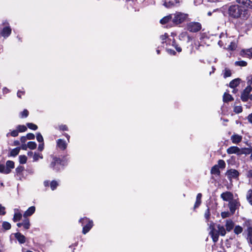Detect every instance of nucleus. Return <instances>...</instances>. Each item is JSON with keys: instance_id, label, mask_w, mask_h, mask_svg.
I'll list each match as a JSON object with an SVG mask.
<instances>
[{"instance_id": "1", "label": "nucleus", "mask_w": 252, "mask_h": 252, "mask_svg": "<svg viewBox=\"0 0 252 252\" xmlns=\"http://www.w3.org/2000/svg\"><path fill=\"white\" fill-rule=\"evenodd\" d=\"M238 4H232L228 7V14L230 18L234 19L246 20L250 14V9H252V1L250 0H236Z\"/></svg>"}, {"instance_id": "2", "label": "nucleus", "mask_w": 252, "mask_h": 252, "mask_svg": "<svg viewBox=\"0 0 252 252\" xmlns=\"http://www.w3.org/2000/svg\"><path fill=\"white\" fill-rule=\"evenodd\" d=\"M172 22L175 25H178L185 22L188 18L189 15L181 12H176L172 14Z\"/></svg>"}, {"instance_id": "3", "label": "nucleus", "mask_w": 252, "mask_h": 252, "mask_svg": "<svg viewBox=\"0 0 252 252\" xmlns=\"http://www.w3.org/2000/svg\"><path fill=\"white\" fill-rule=\"evenodd\" d=\"M79 222L83 226L82 233L86 234L88 233L93 226V221L87 217L81 218L79 220Z\"/></svg>"}, {"instance_id": "4", "label": "nucleus", "mask_w": 252, "mask_h": 252, "mask_svg": "<svg viewBox=\"0 0 252 252\" xmlns=\"http://www.w3.org/2000/svg\"><path fill=\"white\" fill-rule=\"evenodd\" d=\"M201 24L196 22H189L187 25V30L192 32H198L201 30Z\"/></svg>"}, {"instance_id": "5", "label": "nucleus", "mask_w": 252, "mask_h": 252, "mask_svg": "<svg viewBox=\"0 0 252 252\" xmlns=\"http://www.w3.org/2000/svg\"><path fill=\"white\" fill-rule=\"evenodd\" d=\"M220 40L218 42V44L220 46H224L226 47L227 44L230 43V41H231V37H227V35L226 33L222 32L220 35Z\"/></svg>"}, {"instance_id": "6", "label": "nucleus", "mask_w": 252, "mask_h": 252, "mask_svg": "<svg viewBox=\"0 0 252 252\" xmlns=\"http://www.w3.org/2000/svg\"><path fill=\"white\" fill-rule=\"evenodd\" d=\"M225 175L227 176L228 179L230 181H231L232 179H237L238 178L239 176V173L236 169H230L227 171Z\"/></svg>"}, {"instance_id": "7", "label": "nucleus", "mask_w": 252, "mask_h": 252, "mask_svg": "<svg viewBox=\"0 0 252 252\" xmlns=\"http://www.w3.org/2000/svg\"><path fill=\"white\" fill-rule=\"evenodd\" d=\"M63 165L62 164V161L61 159L57 158H54L53 160L50 164V167L54 170L58 171L60 169L61 167Z\"/></svg>"}, {"instance_id": "8", "label": "nucleus", "mask_w": 252, "mask_h": 252, "mask_svg": "<svg viewBox=\"0 0 252 252\" xmlns=\"http://www.w3.org/2000/svg\"><path fill=\"white\" fill-rule=\"evenodd\" d=\"M3 25L5 26L2 29L1 34L3 37L7 38L11 33V29L7 22H3Z\"/></svg>"}, {"instance_id": "9", "label": "nucleus", "mask_w": 252, "mask_h": 252, "mask_svg": "<svg viewBox=\"0 0 252 252\" xmlns=\"http://www.w3.org/2000/svg\"><path fill=\"white\" fill-rule=\"evenodd\" d=\"M210 228L211 230L210 232V235H211L212 240L214 242H217L219 239V233L218 230H217L215 229L214 227V223H213V225L210 224Z\"/></svg>"}, {"instance_id": "10", "label": "nucleus", "mask_w": 252, "mask_h": 252, "mask_svg": "<svg viewBox=\"0 0 252 252\" xmlns=\"http://www.w3.org/2000/svg\"><path fill=\"white\" fill-rule=\"evenodd\" d=\"M252 91V87L250 86H248L247 88L244 90L242 94H241V99L243 101L246 102L249 99V96L250 92Z\"/></svg>"}, {"instance_id": "11", "label": "nucleus", "mask_w": 252, "mask_h": 252, "mask_svg": "<svg viewBox=\"0 0 252 252\" xmlns=\"http://www.w3.org/2000/svg\"><path fill=\"white\" fill-rule=\"evenodd\" d=\"M240 206L239 202L236 200H232L229 203L228 206L230 212L232 214H234L235 210Z\"/></svg>"}, {"instance_id": "12", "label": "nucleus", "mask_w": 252, "mask_h": 252, "mask_svg": "<svg viewBox=\"0 0 252 252\" xmlns=\"http://www.w3.org/2000/svg\"><path fill=\"white\" fill-rule=\"evenodd\" d=\"M68 143L64 140L59 139L57 140V147L61 150H65L67 146Z\"/></svg>"}, {"instance_id": "13", "label": "nucleus", "mask_w": 252, "mask_h": 252, "mask_svg": "<svg viewBox=\"0 0 252 252\" xmlns=\"http://www.w3.org/2000/svg\"><path fill=\"white\" fill-rule=\"evenodd\" d=\"M221 198L225 201H229L233 199V195L232 193L226 191L221 194Z\"/></svg>"}, {"instance_id": "14", "label": "nucleus", "mask_w": 252, "mask_h": 252, "mask_svg": "<svg viewBox=\"0 0 252 252\" xmlns=\"http://www.w3.org/2000/svg\"><path fill=\"white\" fill-rule=\"evenodd\" d=\"M240 55L245 58H252V48L249 49L242 50L240 52Z\"/></svg>"}, {"instance_id": "15", "label": "nucleus", "mask_w": 252, "mask_h": 252, "mask_svg": "<svg viewBox=\"0 0 252 252\" xmlns=\"http://www.w3.org/2000/svg\"><path fill=\"white\" fill-rule=\"evenodd\" d=\"M14 215L13 218V220L14 222L19 221L22 217V214L20 213L19 209L15 208L14 209Z\"/></svg>"}, {"instance_id": "16", "label": "nucleus", "mask_w": 252, "mask_h": 252, "mask_svg": "<svg viewBox=\"0 0 252 252\" xmlns=\"http://www.w3.org/2000/svg\"><path fill=\"white\" fill-rule=\"evenodd\" d=\"M35 211V208L34 206H31L29 207L27 211L25 212L23 214L24 218H27L28 217L32 216Z\"/></svg>"}, {"instance_id": "17", "label": "nucleus", "mask_w": 252, "mask_h": 252, "mask_svg": "<svg viewBox=\"0 0 252 252\" xmlns=\"http://www.w3.org/2000/svg\"><path fill=\"white\" fill-rule=\"evenodd\" d=\"M240 149L236 146H231L227 149V153L228 154H237L240 155Z\"/></svg>"}, {"instance_id": "18", "label": "nucleus", "mask_w": 252, "mask_h": 252, "mask_svg": "<svg viewBox=\"0 0 252 252\" xmlns=\"http://www.w3.org/2000/svg\"><path fill=\"white\" fill-rule=\"evenodd\" d=\"M15 237L20 244H24L26 242V237L21 233L17 232L14 234Z\"/></svg>"}, {"instance_id": "19", "label": "nucleus", "mask_w": 252, "mask_h": 252, "mask_svg": "<svg viewBox=\"0 0 252 252\" xmlns=\"http://www.w3.org/2000/svg\"><path fill=\"white\" fill-rule=\"evenodd\" d=\"M234 226V223L231 220H227L225 222L226 230L228 232L231 231Z\"/></svg>"}, {"instance_id": "20", "label": "nucleus", "mask_w": 252, "mask_h": 252, "mask_svg": "<svg viewBox=\"0 0 252 252\" xmlns=\"http://www.w3.org/2000/svg\"><path fill=\"white\" fill-rule=\"evenodd\" d=\"M231 140L233 143L238 144L242 140V136L238 134H233L231 137Z\"/></svg>"}, {"instance_id": "21", "label": "nucleus", "mask_w": 252, "mask_h": 252, "mask_svg": "<svg viewBox=\"0 0 252 252\" xmlns=\"http://www.w3.org/2000/svg\"><path fill=\"white\" fill-rule=\"evenodd\" d=\"M218 230L219 233V234L221 236H224L226 234V230L225 229L224 227L220 224L218 225L217 226Z\"/></svg>"}, {"instance_id": "22", "label": "nucleus", "mask_w": 252, "mask_h": 252, "mask_svg": "<svg viewBox=\"0 0 252 252\" xmlns=\"http://www.w3.org/2000/svg\"><path fill=\"white\" fill-rule=\"evenodd\" d=\"M201 197H202V194L200 193H199L197 194L196 199V201L194 206V208H196L199 206L201 203Z\"/></svg>"}, {"instance_id": "23", "label": "nucleus", "mask_w": 252, "mask_h": 252, "mask_svg": "<svg viewBox=\"0 0 252 252\" xmlns=\"http://www.w3.org/2000/svg\"><path fill=\"white\" fill-rule=\"evenodd\" d=\"M172 17L173 16H172V14L165 16L160 20V22L161 24H164L168 23L169 21L171 20L172 21Z\"/></svg>"}, {"instance_id": "24", "label": "nucleus", "mask_w": 252, "mask_h": 252, "mask_svg": "<svg viewBox=\"0 0 252 252\" xmlns=\"http://www.w3.org/2000/svg\"><path fill=\"white\" fill-rule=\"evenodd\" d=\"M211 172L212 174L219 175L220 174V168L219 165H215L211 169Z\"/></svg>"}, {"instance_id": "25", "label": "nucleus", "mask_w": 252, "mask_h": 252, "mask_svg": "<svg viewBox=\"0 0 252 252\" xmlns=\"http://www.w3.org/2000/svg\"><path fill=\"white\" fill-rule=\"evenodd\" d=\"M240 80L239 79H235L231 81L229 83V86L231 88H235L240 84Z\"/></svg>"}, {"instance_id": "26", "label": "nucleus", "mask_w": 252, "mask_h": 252, "mask_svg": "<svg viewBox=\"0 0 252 252\" xmlns=\"http://www.w3.org/2000/svg\"><path fill=\"white\" fill-rule=\"evenodd\" d=\"M237 47V45L235 42L231 40L230 41V44L228 45L227 47H225V48L228 49L230 50H234Z\"/></svg>"}, {"instance_id": "27", "label": "nucleus", "mask_w": 252, "mask_h": 252, "mask_svg": "<svg viewBox=\"0 0 252 252\" xmlns=\"http://www.w3.org/2000/svg\"><path fill=\"white\" fill-rule=\"evenodd\" d=\"M0 173L7 174L10 173V170L3 164H0Z\"/></svg>"}, {"instance_id": "28", "label": "nucleus", "mask_w": 252, "mask_h": 252, "mask_svg": "<svg viewBox=\"0 0 252 252\" xmlns=\"http://www.w3.org/2000/svg\"><path fill=\"white\" fill-rule=\"evenodd\" d=\"M248 232V240L249 242L252 245V228L248 227L247 228Z\"/></svg>"}, {"instance_id": "29", "label": "nucleus", "mask_w": 252, "mask_h": 252, "mask_svg": "<svg viewBox=\"0 0 252 252\" xmlns=\"http://www.w3.org/2000/svg\"><path fill=\"white\" fill-rule=\"evenodd\" d=\"M252 149L248 148H245L242 149L241 150H240V155H241V154L249 155L250 154H252Z\"/></svg>"}, {"instance_id": "30", "label": "nucleus", "mask_w": 252, "mask_h": 252, "mask_svg": "<svg viewBox=\"0 0 252 252\" xmlns=\"http://www.w3.org/2000/svg\"><path fill=\"white\" fill-rule=\"evenodd\" d=\"M246 198L249 203L252 205V189L248 190L247 193Z\"/></svg>"}, {"instance_id": "31", "label": "nucleus", "mask_w": 252, "mask_h": 252, "mask_svg": "<svg viewBox=\"0 0 252 252\" xmlns=\"http://www.w3.org/2000/svg\"><path fill=\"white\" fill-rule=\"evenodd\" d=\"M233 99L232 96L227 93H225L223 94V101L226 102L230 101Z\"/></svg>"}, {"instance_id": "32", "label": "nucleus", "mask_w": 252, "mask_h": 252, "mask_svg": "<svg viewBox=\"0 0 252 252\" xmlns=\"http://www.w3.org/2000/svg\"><path fill=\"white\" fill-rule=\"evenodd\" d=\"M22 223L23 226L25 229H28L30 228L31 224L29 219L25 218Z\"/></svg>"}, {"instance_id": "33", "label": "nucleus", "mask_w": 252, "mask_h": 252, "mask_svg": "<svg viewBox=\"0 0 252 252\" xmlns=\"http://www.w3.org/2000/svg\"><path fill=\"white\" fill-rule=\"evenodd\" d=\"M6 167L10 170V172L11 169L14 168V162L11 160H7L6 162Z\"/></svg>"}, {"instance_id": "34", "label": "nucleus", "mask_w": 252, "mask_h": 252, "mask_svg": "<svg viewBox=\"0 0 252 252\" xmlns=\"http://www.w3.org/2000/svg\"><path fill=\"white\" fill-rule=\"evenodd\" d=\"M20 148L17 147L12 149L10 152V156L12 157L16 156L19 153Z\"/></svg>"}, {"instance_id": "35", "label": "nucleus", "mask_w": 252, "mask_h": 252, "mask_svg": "<svg viewBox=\"0 0 252 252\" xmlns=\"http://www.w3.org/2000/svg\"><path fill=\"white\" fill-rule=\"evenodd\" d=\"M19 132L17 129H14L12 130L11 132H9L6 134V136L9 137V136H11L12 137H16L18 135Z\"/></svg>"}, {"instance_id": "36", "label": "nucleus", "mask_w": 252, "mask_h": 252, "mask_svg": "<svg viewBox=\"0 0 252 252\" xmlns=\"http://www.w3.org/2000/svg\"><path fill=\"white\" fill-rule=\"evenodd\" d=\"M58 186V182L55 180L51 181L50 183V186L52 190H55Z\"/></svg>"}, {"instance_id": "37", "label": "nucleus", "mask_w": 252, "mask_h": 252, "mask_svg": "<svg viewBox=\"0 0 252 252\" xmlns=\"http://www.w3.org/2000/svg\"><path fill=\"white\" fill-rule=\"evenodd\" d=\"M243 231V228L239 225H236L234 229V232L236 234H239Z\"/></svg>"}, {"instance_id": "38", "label": "nucleus", "mask_w": 252, "mask_h": 252, "mask_svg": "<svg viewBox=\"0 0 252 252\" xmlns=\"http://www.w3.org/2000/svg\"><path fill=\"white\" fill-rule=\"evenodd\" d=\"M17 129L18 130V132H23L27 130V128L24 125H18L17 126Z\"/></svg>"}, {"instance_id": "39", "label": "nucleus", "mask_w": 252, "mask_h": 252, "mask_svg": "<svg viewBox=\"0 0 252 252\" xmlns=\"http://www.w3.org/2000/svg\"><path fill=\"white\" fill-rule=\"evenodd\" d=\"M216 165H219L220 168L223 169L225 167L226 164L223 160L220 159L218 161V164Z\"/></svg>"}, {"instance_id": "40", "label": "nucleus", "mask_w": 252, "mask_h": 252, "mask_svg": "<svg viewBox=\"0 0 252 252\" xmlns=\"http://www.w3.org/2000/svg\"><path fill=\"white\" fill-rule=\"evenodd\" d=\"M36 144L35 142L30 141L28 143V147L31 150H34L36 147Z\"/></svg>"}, {"instance_id": "41", "label": "nucleus", "mask_w": 252, "mask_h": 252, "mask_svg": "<svg viewBox=\"0 0 252 252\" xmlns=\"http://www.w3.org/2000/svg\"><path fill=\"white\" fill-rule=\"evenodd\" d=\"M33 161H37L39 158H43V156L41 154L36 153H34V155L33 156Z\"/></svg>"}, {"instance_id": "42", "label": "nucleus", "mask_w": 252, "mask_h": 252, "mask_svg": "<svg viewBox=\"0 0 252 252\" xmlns=\"http://www.w3.org/2000/svg\"><path fill=\"white\" fill-rule=\"evenodd\" d=\"M2 226L5 230H9L11 228V224L7 221H3Z\"/></svg>"}, {"instance_id": "43", "label": "nucleus", "mask_w": 252, "mask_h": 252, "mask_svg": "<svg viewBox=\"0 0 252 252\" xmlns=\"http://www.w3.org/2000/svg\"><path fill=\"white\" fill-rule=\"evenodd\" d=\"M27 126L30 129H31L32 130H36L38 128L37 126L33 123H27Z\"/></svg>"}, {"instance_id": "44", "label": "nucleus", "mask_w": 252, "mask_h": 252, "mask_svg": "<svg viewBox=\"0 0 252 252\" xmlns=\"http://www.w3.org/2000/svg\"><path fill=\"white\" fill-rule=\"evenodd\" d=\"M172 45L176 49L177 52H181L182 51V48L176 43L175 40L173 41Z\"/></svg>"}, {"instance_id": "45", "label": "nucleus", "mask_w": 252, "mask_h": 252, "mask_svg": "<svg viewBox=\"0 0 252 252\" xmlns=\"http://www.w3.org/2000/svg\"><path fill=\"white\" fill-rule=\"evenodd\" d=\"M231 70L227 68H225L224 70V73H223L224 78H227V77H230L231 76Z\"/></svg>"}, {"instance_id": "46", "label": "nucleus", "mask_w": 252, "mask_h": 252, "mask_svg": "<svg viewBox=\"0 0 252 252\" xmlns=\"http://www.w3.org/2000/svg\"><path fill=\"white\" fill-rule=\"evenodd\" d=\"M19 162L21 164H24L26 162L27 158L26 156H20L19 157Z\"/></svg>"}, {"instance_id": "47", "label": "nucleus", "mask_w": 252, "mask_h": 252, "mask_svg": "<svg viewBox=\"0 0 252 252\" xmlns=\"http://www.w3.org/2000/svg\"><path fill=\"white\" fill-rule=\"evenodd\" d=\"M29 115V112L27 109H25L23 111L21 112L20 114L21 118H26Z\"/></svg>"}, {"instance_id": "48", "label": "nucleus", "mask_w": 252, "mask_h": 252, "mask_svg": "<svg viewBox=\"0 0 252 252\" xmlns=\"http://www.w3.org/2000/svg\"><path fill=\"white\" fill-rule=\"evenodd\" d=\"M235 65L241 66H245L247 65V63L246 62L244 61H237L235 63Z\"/></svg>"}, {"instance_id": "49", "label": "nucleus", "mask_w": 252, "mask_h": 252, "mask_svg": "<svg viewBox=\"0 0 252 252\" xmlns=\"http://www.w3.org/2000/svg\"><path fill=\"white\" fill-rule=\"evenodd\" d=\"M210 212L209 209L208 208L206 210L205 214H204V217H205V218L207 221H209V220L210 219Z\"/></svg>"}, {"instance_id": "50", "label": "nucleus", "mask_w": 252, "mask_h": 252, "mask_svg": "<svg viewBox=\"0 0 252 252\" xmlns=\"http://www.w3.org/2000/svg\"><path fill=\"white\" fill-rule=\"evenodd\" d=\"M36 140L39 143L43 142V138L40 133H38L36 134Z\"/></svg>"}, {"instance_id": "51", "label": "nucleus", "mask_w": 252, "mask_h": 252, "mask_svg": "<svg viewBox=\"0 0 252 252\" xmlns=\"http://www.w3.org/2000/svg\"><path fill=\"white\" fill-rule=\"evenodd\" d=\"M60 130L62 131H67L68 127L66 125H60L58 128Z\"/></svg>"}, {"instance_id": "52", "label": "nucleus", "mask_w": 252, "mask_h": 252, "mask_svg": "<svg viewBox=\"0 0 252 252\" xmlns=\"http://www.w3.org/2000/svg\"><path fill=\"white\" fill-rule=\"evenodd\" d=\"M234 111L236 113H240L242 111V107L241 106H236L234 108Z\"/></svg>"}, {"instance_id": "53", "label": "nucleus", "mask_w": 252, "mask_h": 252, "mask_svg": "<svg viewBox=\"0 0 252 252\" xmlns=\"http://www.w3.org/2000/svg\"><path fill=\"white\" fill-rule=\"evenodd\" d=\"M187 32H183L182 33H181L179 35V39L180 40H184V38L185 37H187Z\"/></svg>"}, {"instance_id": "54", "label": "nucleus", "mask_w": 252, "mask_h": 252, "mask_svg": "<svg viewBox=\"0 0 252 252\" xmlns=\"http://www.w3.org/2000/svg\"><path fill=\"white\" fill-rule=\"evenodd\" d=\"M164 5L167 8H170L174 5V2L173 1L165 2Z\"/></svg>"}, {"instance_id": "55", "label": "nucleus", "mask_w": 252, "mask_h": 252, "mask_svg": "<svg viewBox=\"0 0 252 252\" xmlns=\"http://www.w3.org/2000/svg\"><path fill=\"white\" fill-rule=\"evenodd\" d=\"M161 40H162V42L163 43L166 42V39L168 38V34L167 33H165L163 35H162L160 37Z\"/></svg>"}, {"instance_id": "56", "label": "nucleus", "mask_w": 252, "mask_h": 252, "mask_svg": "<svg viewBox=\"0 0 252 252\" xmlns=\"http://www.w3.org/2000/svg\"><path fill=\"white\" fill-rule=\"evenodd\" d=\"M24 169V168L22 166H19L16 168V172L17 173H21Z\"/></svg>"}, {"instance_id": "57", "label": "nucleus", "mask_w": 252, "mask_h": 252, "mask_svg": "<svg viewBox=\"0 0 252 252\" xmlns=\"http://www.w3.org/2000/svg\"><path fill=\"white\" fill-rule=\"evenodd\" d=\"M5 207L0 204V215H3L5 214Z\"/></svg>"}, {"instance_id": "58", "label": "nucleus", "mask_w": 252, "mask_h": 252, "mask_svg": "<svg viewBox=\"0 0 252 252\" xmlns=\"http://www.w3.org/2000/svg\"><path fill=\"white\" fill-rule=\"evenodd\" d=\"M229 216V213L228 212H223L221 213V216L222 218H226L228 217Z\"/></svg>"}, {"instance_id": "59", "label": "nucleus", "mask_w": 252, "mask_h": 252, "mask_svg": "<svg viewBox=\"0 0 252 252\" xmlns=\"http://www.w3.org/2000/svg\"><path fill=\"white\" fill-rule=\"evenodd\" d=\"M26 137L27 138V139H34L35 136L33 134L30 133L27 134Z\"/></svg>"}, {"instance_id": "60", "label": "nucleus", "mask_w": 252, "mask_h": 252, "mask_svg": "<svg viewBox=\"0 0 252 252\" xmlns=\"http://www.w3.org/2000/svg\"><path fill=\"white\" fill-rule=\"evenodd\" d=\"M44 149V143H40L38 145V150L40 151H42Z\"/></svg>"}, {"instance_id": "61", "label": "nucleus", "mask_w": 252, "mask_h": 252, "mask_svg": "<svg viewBox=\"0 0 252 252\" xmlns=\"http://www.w3.org/2000/svg\"><path fill=\"white\" fill-rule=\"evenodd\" d=\"M167 52H168L169 54H171V55H175V54H176V52H175L173 50H172V49H167Z\"/></svg>"}, {"instance_id": "62", "label": "nucleus", "mask_w": 252, "mask_h": 252, "mask_svg": "<svg viewBox=\"0 0 252 252\" xmlns=\"http://www.w3.org/2000/svg\"><path fill=\"white\" fill-rule=\"evenodd\" d=\"M247 176L248 178H252V169L249 170L248 171Z\"/></svg>"}, {"instance_id": "63", "label": "nucleus", "mask_w": 252, "mask_h": 252, "mask_svg": "<svg viewBox=\"0 0 252 252\" xmlns=\"http://www.w3.org/2000/svg\"><path fill=\"white\" fill-rule=\"evenodd\" d=\"M27 140V138L26 137V136H22L21 137V142L23 144H24L26 142Z\"/></svg>"}, {"instance_id": "64", "label": "nucleus", "mask_w": 252, "mask_h": 252, "mask_svg": "<svg viewBox=\"0 0 252 252\" xmlns=\"http://www.w3.org/2000/svg\"><path fill=\"white\" fill-rule=\"evenodd\" d=\"M247 119L249 122L252 124V113L248 115Z\"/></svg>"}]
</instances>
